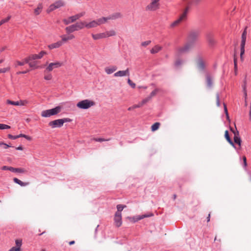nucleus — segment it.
<instances>
[{
	"label": "nucleus",
	"instance_id": "1",
	"mask_svg": "<svg viewBox=\"0 0 251 251\" xmlns=\"http://www.w3.org/2000/svg\"><path fill=\"white\" fill-rule=\"evenodd\" d=\"M192 48V44L187 43L181 47H178L176 50L175 54L176 56H179L188 52Z\"/></svg>",
	"mask_w": 251,
	"mask_h": 251
},
{
	"label": "nucleus",
	"instance_id": "2",
	"mask_svg": "<svg viewBox=\"0 0 251 251\" xmlns=\"http://www.w3.org/2000/svg\"><path fill=\"white\" fill-rule=\"evenodd\" d=\"M189 11V7H186L183 12L180 16L179 18L173 22L170 25V27L173 28L177 26L181 22L185 21L187 19V14Z\"/></svg>",
	"mask_w": 251,
	"mask_h": 251
},
{
	"label": "nucleus",
	"instance_id": "3",
	"mask_svg": "<svg viewBox=\"0 0 251 251\" xmlns=\"http://www.w3.org/2000/svg\"><path fill=\"white\" fill-rule=\"evenodd\" d=\"M95 105V102L92 100L86 99L77 103L76 106L81 109H87Z\"/></svg>",
	"mask_w": 251,
	"mask_h": 251
},
{
	"label": "nucleus",
	"instance_id": "4",
	"mask_svg": "<svg viewBox=\"0 0 251 251\" xmlns=\"http://www.w3.org/2000/svg\"><path fill=\"white\" fill-rule=\"evenodd\" d=\"M105 19L101 17L97 20H92L89 22H85V27L87 28H92L97 27L102 24H104Z\"/></svg>",
	"mask_w": 251,
	"mask_h": 251
},
{
	"label": "nucleus",
	"instance_id": "5",
	"mask_svg": "<svg viewBox=\"0 0 251 251\" xmlns=\"http://www.w3.org/2000/svg\"><path fill=\"white\" fill-rule=\"evenodd\" d=\"M61 107L58 106L54 108L44 110L41 113V116L43 117H49L59 113L61 110Z\"/></svg>",
	"mask_w": 251,
	"mask_h": 251
},
{
	"label": "nucleus",
	"instance_id": "6",
	"mask_svg": "<svg viewBox=\"0 0 251 251\" xmlns=\"http://www.w3.org/2000/svg\"><path fill=\"white\" fill-rule=\"evenodd\" d=\"M71 119L69 118H64L61 119H57L49 123V125L51 127V128L60 127H61L64 123L71 122Z\"/></svg>",
	"mask_w": 251,
	"mask_h": 251
},
{
	"label": "nucleus",
	"instance_id": "7",
	"mask_svg": "<svg viewBox=\"0 0 251 251\" xmlns=\"http://www.w3.org/2000/svg\"><path fill=\"white\" fill-rule=\"evenodd\" d=\"M160 0H151L146 7L147 11H155L159 9Z\"/></svg>",
	"mask_w": 251,
	"mask_h": 251
},
{
	"label": "nucleus",
	"instance_id": "8",
	"mask_svg": "<svg viewBox=\"0 0 251 251\" xmlns=\"http://www.w3.org/2000/svg\"><path fill=\"white\" fill-rule=\"evenodd\" d=\"M63 65V63L59 61L50 63L45 70V73L50 72L54 69L58 68Z\"/></svg>",
	"mask_w": 251,
	"mask_h": 251
},
{
	"label": "nucleus",
	"instance_id": "9",
	"mask_svg": "<svg viewBox=\"0 0 251 251\" xmlns=\"http://www.w3.org/2000/svg\"><path fill=\"white\" fill-rule=\"evenodd\" d=\"M1 169L2 170H9L12 172L18 173H25L27 172V171L24 168H13L12 167H8V166H4L2 167Z\"/></svg>",
	"mask_w": 251,
	"mask_h": 251
},
{
	"label": "nucleus",
	"instance_id": "10",
	"mask_svg": "<svg viewBox=\"0 0 251 251\" xmlns=\"http://www.w3.org/2000/svg\"><path fill=\"white\" fill-rule=\"evenodd\" d=\"M64 5V3L62 0H58L51 4L47 10V12L50 13L55 9Z\"/></svg>",
	"mask_w": 251,
	"mask_h": 251
},
{
	"label": "nucleus",
	"instance_id": "11",
	"mask_svg": "<svg viewBox=\"0 0 251 251\" xmlns=\"http://www.w3.org/2000/svg\"><path fill=\"white\" fill-rule=\"evenodd\" d=\"M122 15L120 12L114 13L107 17H102V18L105 19L104 24L106 23L108 20H115L121 18Z\"/></svg>",
	"mask_w": 251,
	"mask_h": 251
},
{
	"label": "nucleus",
	"instance_id": "12",
	"mask_svg": "<svg viewBox=\"0 0 251 251\" xmlns=\"http://www.w3.org/2000/svg\"><path fill=\"white\" fill-rule=\"evenodd\" d=\"M199 36V33L197 31H192L190 32L188 36V43H190L193 45V43L194 42Z\"/></svg>",
	"mask_w": 251,
	"mask_h": 251
},
{
	"label": "nucleus",
	"instance_id": "13",
	"mask_svg": "<svg viewBox=\"0 0 251 251\" xmlns=\"http://www.w3.org/2000/svg\"><path fill=\"white\" fill-rule=\"evenodd\" d=\"M114 223L117 227H120L122 225V214H119V213L115 214Z\"/></svg>",
	"mask_w": 251,
	"mask_h": 251
},
{
	"label": "nucleus",
	"instance_id": "14",
	"mask_svg": "<svg viewBox=\"0 0 251 251\" xmlns=\"http://www.w3.org/2000/svg\"><path fill=\"white\" fill-rule=\"evenodd\" d=\"M114 75L115 77H122L125 76H129V69L127 68L126 70L124 71H119L115 73Z\"/></svg>",
	"mask_w": 251,
	"mask_h": 251
},
{
	"label": "nucleus",
	"instance_id": "15",
	"mask_svg": "<svg viewBox=\"0 0 251 251\" xmlns=\"http://www.w3.org/2000/svg\"><path fill=\"white\" fill-rule=\"evenodd\" d=\"M117 70L116 66H110L104 68V71L107 75H110L115 72Z\"/></svg>",
	"mask_w": 251,
	"mask_h": 251
},
{
	"label": "nucleus",
	"instance_id": "16",
	"mask_svg": "<svg viewBox=\"0 0 251 251\" xmlns=\"http://www.w3.org/2000/svg\"><path fill=\"white\" fill-rule=\"evenodd\" d=\"M93 39L94 40H98L103 38H105V32L97 33V34H91Z\"/></svg>",
	"mask_w": 251,
	"mask_h": 251
},
{
	"label": "nucleus",
	"instance_id": "17",
	"mask_svg": "<svg viewBox=\"0 0 251 251\" xmlns=\"http://www.w3.org/2000/svg\"><path fill=\"white\" fill-rule=\"evenodd\" d=\"M231 130L233 132L234 134V141L235 143L238 144L239 146L241 145V140L240 138L239 137V132L238 131H234L232 129Z\"/></svg>",
	"mask_w": 251,
	"mask_h": 251
},
{
	"label": "nucleus",
	"instance_id": "18",
	"mask_svg": "<svg viewBox=\"0 0 251 251\" xmlns=\"http://www.w3.org/2000/svg\"><path fill=\"white\" fill-rule=\"evenodd\" d=\"M75 38L73 34H70L69 35H63L61 36V41L62 43L67 42L69 40H71Z\"/></svg>",
	"mask_w": 251,
	"mask_h": 251
},
{
	"label": "nucleus",
	"instance_id": "19",
	"mask_svg": "<svg viewBox=\"0 0 251 251\" xmlns=\"http://www.w3.org/2000/svg\"><path fill=\"white\" fill-rule=\"evenodd\" d=\"M206 39L209 45L213 46L216 44V41L212 34H208L206 36Z\"/></svg>",
	"mask_w": 251,
	"mask_h": 251
},
{
	"label": "nucleus",
	"instance_id": "20",
	"mask_svg": "<svg viewBox=\"0 0 251 251\" xmlns=\"http://www.w3.org/2000/svg\"><path fill=\"white\" fill-rule=\"evenodd\" d=\"M85 21H80L74 24L76 31L80 30L85 27Z\"/></svg>",
	"mask_w": 251,
	"mask_h": 251
},
{
	"label": "nucleus",
	"instance_id": "21",
	"mask_svg": "<svg viewBox=\"0 0 251 251\" xmlns=\"http://www.w3.org/2000/svg\"><path fill=\"white\" fill-rule=\"evenodd\" d=\"M62 42L61 41H59L48 45V47L50 50H52L53 49L59 48L62 45Z\"/></svg>",
	"mask_w": 251,
	"mask_h": 251
},
{
	"label": "nucleus",
	"instance_id": "22",
	"mask_svg": "<svg viewBox=\"0 0 251 251\" xmlns=\"http://www.w3.org/2000/svg\"><path fill=\"white\" fill-rule=\"evenodd\" d=\"M247 26L245 27L244 30L241 36V44L245 45L246 44V37H247Z\"/></svg>",
	"mask_w": 251,
	"mask_h": 251
},
{
	"label": "nucleus",
	"instance_id": "23",
	"mask_svg": "<svg viewBox=\"0 0 251 251\" xmlns=\"http://www.w3.org/2000/svg\"><path fill=\"white\" fill-rule=\"evenodd\" d=\"M39 59L38 54H31L27 57L25 58V62H29L33 60Z\"/></svg>",
	"mask_w": 251,
	"mask_h": 251
},
{
	"label": "nucleus",
	"instance_id": "24",
	"mask_svg": "<svg viewBox=\"0 0 251 251\" xmlns=\"http://www.w3.org/2000/svg\"><path fill=\"white\" fill-rule=\"evenodd\" d=\"M162 49V47L159 45H156L151 50V53L154 54L158 52Z\"/></svg>",
	"mask_w": 251,
	"mask_h": 251
},
{
	"label": "nucleus",
	"instance_id": "25",
	"mask_svg": "<svg viewBox=\"0 0 251 251\" xmlns=\"http://www.w3.org/2000/svg\"><path fill=\"white\" fill-rule=\"evenodd\" d=\"M65 30L67 33H72L76 31L74 24L68 26L65 28Z\"/></svg>",
	"mask_w": 251,
	"mask_h": 251
},
{
	"label": "nucleus",
	"instance_id": "26",
	"mask_svg": "<svg viewBox=\"0 0 251 251\" xmlns=\"http://www.w3.org/2000/svg\"><path fill=\"white\" fill-rule=\"evenodd\" d=\"M225 137L226 139V140L227 141V142L232 146L234 147V144L233 142L232 141V140H231V139L229 137V135L228 131L227 130H226L225 132Z\"/></svg>",
	"mask_w": 251,
	"mask_h": 251
},
{
	"label": "nucleus",
	"instance_id": "27",
	"mask_svg": "<svg viewBox=\"0 0 251 251\" xmlns=\"http://www.w3.org/2000/svg\"><path fill=\"white\" fill-rule=\"evenodd\" d=\"M151 98L149 96H148L147 98L144 99L141 101L139 102V104L140 105V107H141L144 104H145L147 102H149L151 100Z\"/></svg>",
	"mask_w": 251,
	"mask_h": 251
},
{
	"label": "nucleus",
	"instance_id": "28",
	"mask_svg": "<svg viewBox=\"0 0 251 251\" xmlns=\"http://www.w3.org/2000/svg\"><path fill=\"white\" fill-rule=\"evenodd\" d=\"M13 181H14V182L18 184L21 186H25L28 184V182H24L21 180H19V179H18L17 178H14L13 179Z\"/></svg>",
	"mask_w": 251,
	"mask_h": 251
},
{
	"label": "nucleus",
	"instance_id": "29",
	"mask_svg": "<svg viewBox=\"0 0 251 251\" xmlns=\"http://www.w3.org/2000/svg\"><path fill=\"white\" fill-rule=\"evenodd\" d=\"M27 63L28 62H25V58L23 61L16 60L15 62L14 65L16 68L19 66H24L25 63Z\"/></svg>",
	"mask_w": 251,
	"mask_h": 251
},
{
	"label": "nucleus",
	"instance_id": "30",
	"mask_svg": "<svg viewBox=\"0 0 251 251\" xmlns=\"http://www.w3.org/2000/svg\"><path fill=\"white\" fill-rule=\"evenodd\" d=\"M153 216V214L152 213H150L149 214H144L142 215H139V216H137V220H140L145 218L152 217Z\"/></svg>",
	"mask_w": 251,
	"mask_h": 251
},
{
	"label": "nucleus",
	"instance_id": "31",
	"mask_svg": "<svg viewBox=\"0 0 251 251\" xmlns=\"http://www.w3.org/2000/svg\"><path fill=\"white\" fill-rule=\"evenodd\" d=\"M105 34L106 38H107V37H109L110 36H115L116 34V33L115 31H114V30H111L107 31L105 32Z\"/></svg>",
	"mask_w": 251,
	"mask_h": 251
},
{
	"label": "nucleus",
	"instance_id": "32",
	"mask_svg": "<svg viewBox=\"0 0 251 251\" xmlns=\"http://www.w3.org/2000/svg\"><path fill=\"white\" fill-rule=\"evenodd\" d=\"M160 126V123L156 122L153 124L151 126V130L152 132L157 130Z\"/></svg>",
	"mask_w": 251,
	"mask_h": 251
},
{
	"label": "nucleus",
	"instance_id": "33",
	"mask_svg": "<svg viewBox=\"0 0 251 251\" xmlns=\"http://www.w3.org/2000/svg\"><path fill=\"white\" fill-rule=\"evenodd\" d=\"M233 61H234V70L235 74H236V72L237 70V58L236 54V52H234L233 55Z\"/></svg>",
	"mask_w": 251,
	"mask_h": 251
},
{
	"label": "nucleus",
	"instance_id": "34",
	"mask_svg": "<svg viewBox=\"0 0 251 251\" xmlns=\"http://www.w3.org/2000/svg\"><path fill=\"white\" fill-rule=\"evenodd\" d=\"M206 83L207 86L209 88L212 86V79L209 75L206 76Z\"/></svg>",
	"mask_w": 251,
	"mask_h": 251
},
{
	"label": "nucleus",
	"instance_id": "35",
	"mask_svg": "<svg viewBox=\"0 0 251 251\" xmlns=\"http://www.w3.org/2000/svg\"><path fill=\"white\" fill-rule=\"evenodd\" d=\"M126 205H123L122 204H118L117 205V211L115 213H118L119 214H121V212L123 211L124 208L126 207Z\"/></svg>",
	"mask_w": 251,
	"mask_h": 251
},
{
	"label": "nucleus",
	"instance_id": "36",
	"mask_svg": "<svg viewBox=\"0 0 251 251\" xmlns=\"http://www.w3.org/2000/svg\"><path fill=\"white\" fill-rule=\"evenodd\" d=\"M42 9V4H39L38 5L36 9H35V10H34V14L36 15H39L41 13Z\"/></svg>",
	"mask_w": 251,
	"mask_h": 251
},
{
	"label": "nucleus",
	"instance_id": "37",
	"mask_svg": "<svg viewBox=\"0 0 251 251\" xmlns=\"http://www.w3.org/2000/svg\"><path fill=\"white\" fill-rule=\"evenodd\" d=\"M240 46H241L240 58H241V60H243V55L245 53V45L241 44Z\"/></svg>",
	"mask_w": 251,
	"mask_h": 251
},
{
	"label": "nucleus",
	"instance_id": "38",
	"mask_svg": "<svg viewBox=\"0 0 251 251\" xmlns=\"http://www.w3.org/2000/svg\"><path fill=\"white\" fill-rule=\"evenodd\" d=\"M29 66L30 67L33 68V69H37L39 68V66L37 65V62H31L29 61L28 63H27Z\"/></svg>",
	"mask_w": 251,
	"mask_h": 251
},
{
	"label": "nucleus",
	"instance_id": "39",
	"mask_svg": "<svg viewBox=\"0 0 251 251\" xmlns=\"http://www.w3.org/2000/svg\"><path fill=\"white\" fill-rule=\"evenodd\" d=\"M19 106H26L28 103V101L25 100H20L18 101Z\"/></svg>",
	"mask_w": 251,
	"mask_h": 251
},
{
	"label": "nucleus",
	"instance_id": "40",
	"mask_svg": "<svg viewBox=\"0 0 251 251\" xmlns=\"http://www.w3.org/2000/svg\"><path fill=\"white\" fill-rule=\"evenodd\" d=\"M49 72H48V73H45L44 72V79L47 80H51L52 78V75L49 73Z\"/></svg>",
	"mask_w": 251,
	"mask_h": 251
},
{
	"label": "nucleus",
	"instance_id": "41",
	"mask_svg": "<svg viewBox=\"0 0 251 251\" xmlns=\"http://www.w3.org/2000/svg\"><path fill=\"white\" fill-rule=\"evenodd\" d=\"M6 103L8 104H11L15 106H19L18 101H14L9 100H6Z\"/></svg>",
	"mask_w": 251,
	"mask_h": 251
},
{
	"label": "nucleus",
	"instance_id": "42",
	"mask_svg": "<svg viewBox=\"0 0 251 251\" xmlns=\"http://www.w3.org/2000/svg\"><path fill=\"white\" fill-rule=\"evenodd\" d=\"M183 61L182 59L178 58V59H176V60L175 61V65L176 66L178 67V66H179L181 65H182L183 64Z\"/></svg>",
	"mask_w": 251,
	"mask_h": 251
},
{
	"label": "nucleus",
	"instance_id": "43",
	"mask_svg": "<svg viewBox=\"0 0 251 251\" xmlns=\"http://www.w3.org/2000/svg\"><path fill=\"white\" fill-rule=\"evenodd\" d=\"M10 18H11V16H8L6 18L1 20L0 21V26H1L3 24L8 22L9 21V20L10 19Z\"/></svg>",
	"mask_w": 251,
	"mask_h": 251
},
{
	"label": "nucleus",
	"instance_id": "44",
	"mask_svg": "<svg viewBox=\"0 0 251 251\" xmlns=\"http://www.w3.org/2000/svg\"><path fill=\"white\" fill-rule=\"evenodd\" d=\"M158 92L159 89L158 88H156L151 93L149 96L152 99V98L154 97Z\"/></svg>",
	"mask_w": 251,
	"mask_h": 251
},
{
	"label": "nucleus",
	"instance_id": "45",
	"mask_svg": "<svg viewBox=\"0 0 251 251\" xmlns=\"http://www.w3.org/2000/svg\"><path fill=\"white\" fill-rule=\"evenodd\" d=\"M15 243L16 245V247L21 248V247L22 245V240L21 239H16L15 241Z\"/></svg>",
	"mask_w": 251,
	"mask_h": 251
},
{
	"label": "nucleus",
	"instance_id": "46",
	"mask_svg": "<svg viewBox=\"0 0 251 251\" xmlns=\"http://www.w3.org/2000/svg\"><path fill=\"white\" fill-rule=\"evenodd\" d=\"M141 107H140V105H139V103L137 104H134L133 105H132V106L131 107H129L128 108V111H131V110H132L135 108H140Z\"/></svg>",
	"mask_w": 251,
	"mask_h": 251
},
{
	"label": "nucleus",
	"instance_id": "47",
	"mask_svg": "<svg viewBox=\"0 0 251 251\" xmlns=\"http://www.w3.org/2000/svg\"><path fill=\"white\" fill-rule=\"evenodd\" d=\"M10 126L8 125L0 124V129H9Z\"/></svg>",
	"mask_w": 251,
	"mask_h": 251
},
{
	"label": "nucleus",
	"instance_id": "48",
	"mask_svg": "<svg viewBox=\"0 0 251 251\" xmlns=\"http://www.w3.org/2000/svg\"><path fill=\"white\" fill-rule=\"evenodd\" d=\"M128 84L133 88H134L136 86V84L133 82L129 78L127 80Z\"/></svg>",
	"mask_w": 251,
	"mask_h": 251
},
{
	"label": "nucleus",
	"instance_id": "49",
	"mask_svg": "<svg viewBox=\"0 0 251 251\" xmlns=\"http://www.w3.org/2000/svg\"><path fill=\"white\" fill-rule=\"evenodd\" d=\"M69 18H70V19L71 20V22H72L73 23L75 22V21L78 20V18L76 15L71 16Z\"/></svg>",
	"mask_w": 251,
	"mask_h": 251
},
{
	"label": "nucleus",
	"instance_id": "50",
	"mask_svg": "<svg viewBox=\"0 0 251 251\" xmlns=\"http://www.w3.org/2000/svg\"><path fill=\"white\" fill-rule=\"evenodd\" d=\"M216 104L217 106H220V96L219 94H216Z\"/></svg>",
	"mask_w": 251,
	"mask_h": 251
},
{
	"label": "nucleus",
	"instance_id": "51",
	"mask_svg": "<svg viewBox=\"0 0 251 251\" xmlns=\"http://www.w3.org/2000/svg\"><path fill=\"white\" fill-rule=\"evenodd\" d=\"M244 98H245V105L246 106H247L248 105L247 90H245V93H244Z\"/></svg>",
	"mask_w": 251,
	"mask_h": 251
},
{
	"label": "nucleus",
	"instance_id": "52",
	"mask_svg": "<svg viewBox=\"0 0 251 251\" xmlns=\"http://www.w3.org/2000/svg\"><path fill=\"white\" fill-rule=\"evenodd\" d=\"M63 22L66 25L73 23L72 22H71V20L70 19L69 17L67 19H64Z\"/></svg>",
	"mask_w": 251,
	"mask_h": 251
},
{
	"label": "nucleus",
	"instance_id": "53",
	"mask_svg": "<svg viewBox=\"0 0 251 251\" xmlns=\"http://www.w3.org/2000/svg\"><path fill=\"white\" fill-rule=\"evenodd\" d=\"M85 15V12H84V11L76 14L78 19H79L81 17L84 16Z\"/></svg>",
	"mask_w": 251,
	"mask_h": 251
},
{
	"label": "nucleus",
	"instance_id": "54",
	"mask_svg": "<svg viewBox=\"0 0 251 251\" xmlns=\"http://www.w3.org/2000/svg\"><path fill=\"white\" fill-rule=\"evenodd\" d=\"M47 54V52L45 51H41L38 54V55L39 56V59H41L43 57V56L46 54Z\"/></svg>",
	"mask_w": 251,
	"mask_h": 251
},
{
	"label": "nucleus",
	"instance_id": "55",
	"mask_svg": "<svg viewBox=\"0 0 251 251\" xmlns=\"http://www.w3.org/2000/svg\"><path fill=\"white\" fill-rule=\"evenodd\" d=\"M151 43V41H146L145 42H143L141 44V46L143 47H146L148 46L150 43Z\"/></svg>",
	"mask_w": 251,
	"mask_h": 251
},
{
	"label": "nucleus",
	"instance_id": "56",
	"mask_svg": "<svg viewBox=\"0 0 251 251\" xmlns=\"http://www.w3.org/2000/svg\"><path fill=\"white\" fill-rule=\"evenodd\" d=\"M10 70V68H2L0 69V73H4L7 71H8Z\"/></svg>",
	"mask_w": 251,
	"mask_h": 251
},
{
	"label": "nucleus",
	"instance_id": "57",
	"mask_svg": "<svg viewBox=\"0 0 251 251\" xmlns=\"http://www.w3.org/2000/svg\"><path fill=\"white\" fill-rule=\"evenodd\" d=\"M94 140H95V141H97V142H103V141H109V139H104L103 138H94Z\"/></svg>",
	"mask_w": 251,
	"mask_h": 251
},
{
	"label": "nucleus",
	"instance_id": "58",
	"mask_svg": "<svg viewBox=\"0 0 251 251\" xmlns=\"http://www.w3.org/2000/svg\"><path fill=\"white\" fill-rule=\"evenodd\" d=\"M21 251V248H17V247H12L8 251Z\"/></svg>",
	"mask_w": 251,
	"mask_h": 251
},
{
	"label": "nucleus",
	"instance_id": "59",
	"mask_svg": "<svg viewBox=\"0 0 251 251\" xmlns=\"http://www.w3.org/2000/svg\"><path fill=\"white\" fill-rule=\"evenodd\" d=\"M8 137L9 139H16L17 138V136H13L11 134H8Z\"/></svg>",
	"mask_w": 251,
	"mask_h": 251
},
{
	"label": "nucleus",
	"instance_id": "60",
	"mask_svg": "<svg viewBox=\"0 0 251 251\" xmlns=\"http://www.w3.org/2000/svg\"><path fill=\"white\" fill-rule=\"evenodd\" d=\"M28 72V70H26V71H22V72H18L17 73V74H25L26 73H27Z\"/></svg>",
	"mask_w": 251,
	"mask_h": 251
},
{
	"label": "nucleus",
	"instance_id": "61",
	"mask_svg": "<svg viewBox=\"0 0 251 251\" xmlns=\"http://www.w3.org/2000/svg\"><path fill=\"white\" fill-rule=\"evenodd\" d=\"M224 106L225 112L226 114H228V112H227V108H226V105L225 104V103H224Z\"/></svg>",
	"mask_w": 251,
	"mask_h": 251
},
{
	"label": "nucleus",
	"instance_id": "62",
	"mask_svg": "<svg viewBox=\"0 0 251 251\" xmlns=\"http://www.w3.org/2000/svg\"><path fill=\"white\" fill-rule=\"evenodd\" d=\"M243 161H244V166L246 167L247 166V160L246 157L245 156H244L243 158Z\"/></svg>",
	"mask_w": 251,
	"mask_h": 251
},
{
	"label": "nucleus",
	"instance_id": "63",
	"mask_svg": "<svg viewBox=\"0 0 251 251\" xmlns=\"http://www.w3.org/2000/svg\"><path fill=\"white\" fill-rule=\"evenodd\" d=\"M24 138H25L26 139H27V140H29V141H30L32 139L31 137L26 135H25Z\"/></svg>",
	"mask_w": 251,
	"mask_h": 251
},
{
	"label": "nucleus",
	"instance_id": "64",
	"mask_svg": "<svg viewBox=\"0 0 251 251\" xmlns=\"http://www.w3.org/2000/svg\"><path fill=\"white\" fill-rule=\"evenodd\" d=\"M2 145H3V148H4V149H7L8 148H9V147H10V146H9L8 145H7V144H5V143H4V144H3Z\"/></svg>",
	"mask_w": 251,
	"mask_h": 251
}]
</instances>
